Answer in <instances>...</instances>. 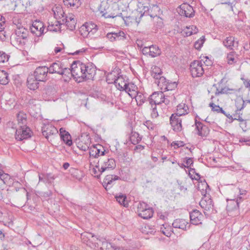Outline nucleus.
<instances>
[{
  "instance_id": "obj_1",
  "label": "nucleus",
  "mask_w": 250,
  "mask_h": 250,
  "mask_svg": "<svg viewBox=\"0 0 250 250\" xmlns=\"http://www.w3.org/2000/svg\"><path fill=\"white\" fill-rule=\"evenodd\" d=\"M83 242L91 248L95 249L99 246V242L102 244L101 249L105 250H115L116 246L111 243H108L106 239L103 237H97L90 233H85L82 234Z\"/></svg>"
},
{
  "instance_id": "obj_2",
  "label": "nucleus",
  "mask_w": 250,
  "mask_h": 250,
  "mask_svg": "<svg viewBox=\"0 0 250 250\" xmlns=\"http://www.w3.org/2000/svg\"><path fill=\"white\" fill-rule=\"evenodd\" d=\"M207 189L201 192L204 197L200 202V206L203 209L204 214L206 215H209L212 213H216V211L214 209L212 200L209 195H207Z\"/></svg>"
},
{
  "instance_id": "obj_3",
  "label": "nucleus",
  "mask_w": 250,
  "mask_h": 250,
  "mask_svg": "<svg viewBox=\"0 0 250 250\" xmlns=\"http://www.w3.org/2000/svg\"><path fill=\"white\" fill-rule=\"evenodd\" d=\"M98 165L100 167L99 171H100L101 172L113 169L116 167L115 160L109 157H104L101 158Z\"/></svg>"
},
{
  "instance_id": "obj_4",
  "label": "nucleus",
  "mask_w": 250,
  "mask_h": 250,
  "mask_svg": "<svg viewBox=\"0 0 250 250\" xmlns=\"http://www.w3.org/2000/svg\"><path fill=\"white\" fill-rule=\"evenodd\" d=\"M138 215L144 219H148L153 216L152 208L144 202L139 203L137 207Z\"/></svg>"
},
{
  "instance_id": "obj_5",
  "label": "nucleus",
  "mask_w": 250,
  "mask_h": 250,
  "mask_svg": "<svg viewBox=\"0 0 250 250\" xmlns=\"http://www.w3.org/2000/svg\"><path fill=\"white\" fill-rule=\"evenodd\" d=\"M15 138L18 141H22L31 137L32 131L27 125L16 127Z\"/></svg>"
},
{
  "instance_id": "obj_6",
  "label": "nucleus",
  "mask_w": 250,
  "mask_h": 250,
  "mask_svg": "<svg viewBox=\"0 0 250 250\" xmlns=\"http://www.w3.org/2000/svg\"><path fill=\"white\" fill-rule=\"evenodd\" d=\"M42 135L49 141H52L58 134L57 129L52 125L47 124L42 127Z\"/></svg>"
},
{
  "instance_id": "obj_7",
  "label": "nucleus",
  "mask_w": 250,
  "mask_h": 250,
  "mask_svg": "<svg viewBox=\"0 0 250 250\" xmlns=\"http://www.w3.org/2000/svg\"><path fill=\"white\" fill-rule=\"evenodd\" d=\"M29 31L21 24L17 25L15 29V40L20 44L24 43L22 40H26L29 36Z\"/></svg>"
},
{
  "instance_id": "obj_8",
  "label": "nucleus",
  "mask_w": 250,
  "mask_h": 250,
  "mask_svg": "<svg viewBox=\"0 0 250 250\" xmlns=\"http://www.w3.org/2000/svg\"><path fill=\"white\" fill-rule=\"evenodd\" d=\"M190 72L193 77H199L204 72L203 63L201 61H194L190 64Z\"/></svg>"
},
{
  "instance_id": "obj_9",
  "label": "nucleus",
  "mask_w": 250,
  "mask_h": 250,
  "mask_svg": "<svg viewBox=\"0 0 250 250\" xmlns=\"http://www.w3.org/2000/svg\"><path fill=\"white\" fill-rule=\"evenodd\" d=\"M152 97L154 98V105H156L162 103H165V104H168L170 102V98L172 97L168 96L165 94L163 92H154L152 94Z\"/></svg>"
},
{
  "instance_id": "obj_10",
  "label": "nucleus",
  "mask_w": 250,
  "mask_h": 250,
  "mask_svg": "<svg viewBox=\"0 0 250 250\" xmlns=\"http://www.w3.org/2000/svg\"><path fill=\"white\" fill-rule=\"evenodd\" d=\"M142 53L152 58L157 57L161 54V50L156 45L145 46L142 50Z\"/></svg>"
},
{
  "instance_id": "obj_11",
  "label": "nucleus",
  "mask_w": 250,
  "mask_h": 250,
  "mask_svg": "<svg viewBox=\"0 0 250 250\" xmlns=\"http://www.w3.org/2000/svg\"><path fill=\"white\" fill-rule=\"evenodd\" d=\"M30 29L32 33L35 34L38 37H40L44 33L45 28L42 22L36 20L33 22Z\"/></svg>"
},
{
  "instance_id": "obj_12",
  "label": "nucleus",
  "mask_w": 250,
  "mask_h": 250,
  "mask_svg": "<svg viewBox=\"0 0 250 250\" xmlns=\"http://www.w3.org/2000/svg\"><path fill=\"white\" fill-rule=\"evenodd\" d=\"M179 13L186 17L191 18L194 15L193 7L187 2H184L179 6Z\"/></svg>"
},
{
  "instance_id": "obj_13",
  "label": "nucleus",
  "mask_w": 250,
  "mask_h": 250,
  "mask_svg": "<svg viewBox=\"0 0 250 250\" xmlns=\"http://www.w3.org/2000/svg\"><path fill=\"white\" fill-rule=\"evenodd\" d=\"M72 69L73 77L78 82H81V77H83V73H81V62H74L71 64Z\"/></svg>"
},
{
  "instance_id": "obj_14",
  "label": "nucleus",
  "mask_w": 250,
  "mask_h": 250,
  "mask_svg": "<svg viewBox=\"0 0 250 250\" xmlns=\"http://www.w3.org/2000/svg\"><path fill=\"white\" fill-rule=\"evenodd\" d=\"M48 72L49 71L47 67L40 66L36 69L33 75L38 79V81L43 82L45 81Z\"/></svg>"
},
{
  "instance_id": "obj_15",
  "label": "nucleus",
  "mask_w": 250,
  "mask_h": 250,
  "mask_svg": "<svg viewBox=\"0 0 250 250\" xmlns=\"http://www.w3.org/2000/svg\"><path fill=\"white\" fill-rule=\"evenodd\" d=\"M181 123V117H177L176 115H171L170 117V123L174 131L177 132L181 131L182 128Z\"/></svg>"
},
{
  "instance_id": "obj_16",
  "label": "nucleus",
  "mask_w": 250,
  "mask_h": 250,
  "mask_svg": "<svg viewBox=\"0 0 250 250\" xmlns=\"http://www.w3.org/2000/svg\"><path fill=\"white\" fill-rule=\"evenodd\" d=\"M120 179V177L115 175H106L103 183V185L107 190L111 188L114 185L115 181Z\"/></svg>"
},
{
  "instance_id": "obj_17",
  "label": "nucleus",
  "mask_w": 250,
  "mask_h": 250,
  "mask_svg": "<svg viewBox=\"0 0 250 250\" xmlns=\"http://www.w3.org/2000/svg\"><path fill=\"white\" fill-rule=\"evenodd\" d=\"M160 8L157 5H153L152 6L144 7V15H149L154 19L158 17L157 15L160 11Z\"/></svg>"
},
{
  "instance_id": "obj_18",
  "label": "nucleus",
  "mask_w": 250,
  "mask_h": 250,
  "mask_svg": "<svg viewBox=\"0 0 250 250\" xmlns=\"http://www.w3.org/2000/svg\"><path fill=\"white\" fill-rule=\"evenodd\" d=\"M203 217L201 212L195 209L190 213V221L193 225H197L202 223V219Z\"/></svg>"
},
{
  "instance_id": "obj_19",
  "label": "nucleus",
  "mask_w": 250,
  "mask_h": 250,
  "mask_svg": "<svg viewBox=\"0 0 250 250\" xmlns=\"http://www.w3.org/2000/svg\"><path fill=\"white\" fill-rule=\"evenodd\" d=\"M38 79L36 78L33 74L29 75L27 79V86L32 90H35L39 87Z\"/></svg>"
},
{
  "instance_id": "obj_20",
  "label": "nucleus",
  "mask_w": 250,
  "mask_h": 250,
  "mask_svg": "<svg viewBox=\"0 0 250 250\" xmlns=\"http://www.w3.org/2000/svg\"><path fill=\"white\" fill-rule=\"evenodd\" d=\"M62 21L65 22L66 26L70 30L73 31L75 29L76 21L75 16L72 14H69L68 16H66L65 19L62 20Z\"/></svg>"
},
{
  "instance_id": "obj_21",
  "label": "nucleus",
  "mask_w": 250,
  "mask_h": 250,
  "mask_svg": "<svg viewBox=\"0 0 250 250\" xmlns=\"http://www.w3.org/2000/svg\"><path fill=\"white\" fill-rule=\"evenodd\" d=\"M196 130L197 134L201 136H206L209 133V130L206 125H204L200 122L195 121Z\"/></svg>"
},
{
  "instance_id": "obj_22",
  "label": "nucleus",
  "mask_w": 250,
  "mask_h": 250,
  "mask_svg": "<svg viewBox=\"0 0 250 250\" xmlns=\"http://www.w3.org/2000/svg\"><path fill=\"white\" fill-rule=\"evenodd\" d=\"M63 65L60 62H53L48 67L49 73H57L60 75Z\"/></svg>"
},
{
  "instance_id": "obj_23",
  "label": "nucleus",
  "mask_w": 250,
  "mask_h": 250,
  "mask_svg": "<svg viewBox=\"0 0 250 250\" xmlns=\"http://www.w3.org/2000/svg\"><path fill=\"white\" fill-rule=\"evenodd\" d=\"M125 34L123 31H120L118 32H111L108 33L106 35V37L111 42H113L115 40H121L125 39Z\"/></svg>"
},
{
  "instance_id": "obj_24",
  "label": "nucleus",
  "mask_w": 250,
  "mask_h": 250,
  "mask_svg": "<svg viewBox=\"0 0 250 250\" xmlns=\"http://www.w3.org/2000/svg\"><path fill=\"white\" fill-rule=\"evenodd\" d=\"M84 73H85V76H86V80L92 79L96 74V69L95 67L89 63L87 64H85V70H84Z\"/></svg>"
},
{
  "instance_id": "obj_25",
  "label": "nucleus",
  "mask_w": 250,
  "mask_h": 250,
  "mask_svg": "<svg viewBox=\"0 0 250 250\" xmlns=\"http://www.w3.org/2000/svg\"><path fill=\"white\" fill-rule=\"evenodd\" d=\"M128 94L131 98L134 97L138 91V87L133 83H128L125 88L124 90Z\"/></svg>"
},
{
  "instance_id": "obj_26",
  "label": "nucleus",
  "mask_w": 250,
  "mask_h": 250,
  "mask_svg": "<svg viewBox=\"0 0 250 250\" xmlns=\"http://www.w3.org/2000/svg\"><path fill=\"white\" fill-rule=\"evenodd\" d=\"M188 107L185 104H180L177 107L176 113L172 114L176 115L177 117H180L183 115H185L188 113Z\"/></svg>"
},
{
  "instance_id": "obj_27",
  "label": "nucleus",
  "mask_w": 250,
  "mask_h": 250,
  "mask_svg": "<svg viewBox=\"0 0 250 250\" xmlns=\"http://www.w3.org/2000/svg\"><path fill=\"white\" fill-rule=\"evenodd\" d=\"M242 200L241 197H237L236 200L234 199L229 200V201H228L227 207V209L229 211H230L233 209H237L239 207V204Z\"/></svg>"
},
{
  "instance_id": "obj_28",
  "label": "nucleus",
  "mask_w": 250,
  "mask_h": 250,
  "mask_svg": "<svg viewBox=\"0 0 250 250\" xmlns=\"http://www.w3.org/2000/svg\"><path fill=\"white\" fill-rule=\"evenodd\" d=\"M114 83L117 88L121 91L124 90L128 84L122 76L117 77V79L114 80Z\"/></svg>"
},
{
  "instance_id": "obj_29",
  "label": "nucleus",
  "mask_w": 250,
  "mask_h": 250,
  "mask_svg": "<svg viewBox=\"0 0 250 250\" xmlns=\"http://www.w3.org/2000/svg\"><path fill=\"white\" fill-rule=\"evenodd\" d=\"M188 224V222L185 220L177 219L174 220L172 223V226L175 228L186 230Z\"/></svg>"
},
{
  "instance_id": "obj_30",
  "label": "nucleus",
  "mask_w": 250,
  "mask_h": 250,
  "mask_svg": "<svg viewBox=\"0 0 250 250\" xmlns=\"http://www.w3.org/2000/svg\"><path fill=\"white\" fill-rule=\"evenodd\" d=\"M18 125L20 126L26 125V115L22 112H19L17 116Z\"/></svg>"
},
{
  "instance_id": "obj_31",
  "label": "nucleus",
  "mask_w": 250,
  "mask_h": 250,
  "mask_svg": "<svg viewBox=\"0 0 250 250\" xmlns=\"http://www.w3.org/2000/svg\"><path fill=\"white\" fill-rule=\"evenodd\" d=\"M169 81H167L164 77H160L158 79L155 80V83L157 84L158 86L164 91L167 88L166 86Z\"/></svg>"
},
{
  "instance_id": "obj_32",
  "label": "nucleus",
  "mask_w": 250,
  "mask_h": 250,
  "mask_svg": "<svg viewBox=\"0 0 250 250\" xmlns=\"http://www.w3.org/2000/svg\"><path fill=\"white\" fill-rule=\"evenodd\" d=\"M39 182L50 183L51 181L54 179V177L50 174L42 173L39 174Z\"/></svg>"
},
{
  "instance_id": "obj_33",
  "label": "nucleus",
  "mask_w": 250,
  "mask_h": 250,
  "mask_svg": "<svg viewBox=\"0 0 250 250\" xmlns=\"http://www.w3.org/2000/svg\"><path fill=\"white\" fill-rule=\"evenodd\" d=\"M86 26L87 31H89L90 36L94 35L98 30V27L96 24L93 22H87L84 24Z\"/></svg>"
},
{
  "instance_id": "obj_34",
  "label": "nucleus",
  "mask_w": 250,
  "mask_h": 250,
  "mask_svg": "<svg viewBox=\"0 0 250 250\" xmlns=\"http://www.w3.org/2000/svg\"><path fill=\"white\" fill-rule=\"evenodd\" d=\"M198 32V29L195 25L187 26L184 30V33L187 36H190L193 34H196Z\"/></svg>"
},
{
  "instance_id": "obj_35",
  "label": "nucleus",
  "mask_w": 250,
  "mask_h": 250,
  "mask_svg": "<svg viewBox=\"0 0 250 250\" xmlns=\"http://www.w3.org/2000/svg\"><path fill=\"white\" fill-rule=\"evenodd\" d=\"M234 38L231 36L226 38L223 41L224 46L229 49H232V47L234 46Z\"/></svg>"
},
{
  "instance_id": "obj_36",
  "label": "nucleus",
  "mask_w": 250,
  "mask_h": 250,
  "mask_svg": "<svg viewBox=\"0 0 250 250\" xmlns=\"http://www.w3.org/2000/svg\"><path fill=\"white\" fill-rule=\"evenodd\" d=\"M236 91L237 90L235 89H230L228 87H225L224 88H222L220 90L217 88L215 92V95H218L221 94H232L235 93Z\"/></svg>"
},
{
  "instance_id": "obj_37",
  "label": "nucleus",
  "mask_w": 250,
  "mask_h": 250,
  "mask_svg": "<svg viewBox=\"0 0 250 250\" xmlns=\"http://www.w3.org/2000/svg\"><path fill=\"white\" fill-rule=\"evenodd\" d=\"M9 81L8 73L4 70L0 71V83L5 85L7 84Z\"/></svg>"
},
{
  "instance_id": "obj_38",
  "label": "nucleus",
  "mask_w": 250,
  "mask_h": 250,
  "mask_svg": "<svg viewBox=\"0 0 250 250\" xmlns=\"http://www.w3.org/2000/svg\"><path fill=\"white\" fill-rule=\"evenodd\" d=\"M65 5L67 7L78 8L81 4L80 0H63Z\"/></svg>"
},
{
  "instance_id": "obj_39",
  "label": "nucleus",
  "mask_w": 250,
  "mask_h": 250,
  "mask_svg": "<svg viewBox=\"0 0 250 250\" xmlns=\"http://www.w3.org/2000/svg\"><path fill=\"white\" fill-rule=\"evenodd\" d=\"M130 140L133 145L138 144L141 140L139 133L136 132H132L130 136Z\"/></svg>"
},
{
  "instance_id": "obj_40",
  "label": "nucleus",
  "mask_w": 250,
  "mask_h": 250,
  "mask_svg": "<svg viewBox=\"0 0 250 250\" xmlns=\"http://www.w3.org/2000/svg\"><path fill=\"white\" fill-rule=\"evenodd\" d=\"M132 98L135 99L137 105L139 106L142 105L146 100L144 94L140 92H138L136 93V95Z\"/></svg>"
},
{
  "instance_id": "obj_41",
  "label": "nucleus",
  "mask_w": 250,
  "mask_h": 250,
  "mask_svg": "<svg viewBox=\"0 0 250 250\" xmlns=\"http://www.w3.org/2000/svg\"><path fill=\"white\" fill-rule=\"evenodd\" d=\"M117 201L121 205H123L125 207H127L128 203L126 200V197L125 195L121 194L116 196Z\"/></svg>"
},
{
  "instance_id": "obj_42",
  "label": "nucleus",
  "mask_w": 250,
  "mask_h": 250,
  "mask_svg": "<svg viewBox=\"0 0 250 250\" xmlns=\"http://www.w3.org/2000/svg\"><path fill=\"white\" fill-rule=\"evenodd\" d=\"M60 75L65 76L67 79H70L73 77L72 67L71 66V69H70L63 66Z\"/></svg>"
},
{
  "instance_id": "obj_43",
  "label": "nucleus",
  "mask_w": 250,
  "mask_h": 250,
  "mask_svg": "<svg viewBox=\"0 0 250 250\" xmlns=\"http://www.w3.org/2000/svg\"><path fill=\"white\" fill-rule=\"evenodd\" d=\"M161 74L162 71L159 67L154 66L152 68L151 75L155 80L162 77Z\"/></svg>"
},
{
  "instance_id": "obj_44",
  "label": "nucleus",
  "mask_w": 250,
  "mask_h": 250,
  "mask_svg": "<svg viewBox=\"0 0 250 250\" xmlns=\"http://www.w3.org/2000/svg\"><path fill=\"white\" fill-rule=\"evenodd\" d=\"M237 55L234 51H231L228 54L227 60L228 63L229 64H232L236 62Z\"/></svg>"
},
{
  "instance_id": "obj_45",
  "label": "nucleus",
  "mask_w": 250,
  "mask_h": 250,
  "mask_svg": "<svg viewBox=\"0 0 250 250\" xmlns=\"http://www.w3.org/2000/svg\"><path fill=\"white\" fill-rule=\"evenodd\" d=\"M90 144L89 138L86 137V140L85 142L83 143V141L80 142L78 144V147L83 151H86L89 148V145Z\"/></svg>"
},
{
  "instance_id": "obj_46",
  "label": "nucleus",
  "mask_w": 250,
  "mask_h": 250,
  "mask_svg": "<svg viewBox=\"0 0 250 250\" xmlns=\"http://www.w3.org/2000/svg\"><path fill=\"white\" fill-rule=\"evenodd\" d=\"M0 179L5 184L9 185L10 184V176L8 174L4 173L3 170L1 169H0Z\"/></svg>"
},
{
  "instance_id": "obj_47",
  "label": "nucleus",
  "mask_w": 250,
  "mask_h": 250,
  "mask_svg": "<svg viewBox=\"0 0 250 250\" xmlns=\"http://www.w3.org/2000/svg\"><path fill=\"white\" fill-rule=\"evenodd\" d=\"M154 20V28L156 30L162 29L164 26V23L162 19L159 16L156 17Z\"/></svg>"
},
{
  "instance_id": "obj_48",
  "label": "nucleus",
  "mask_w": 250,
  "mask_h": 250,
  "mask_svg": "<svg viewBox=\"0 0 250 250\" xmlns=\"http://www.w3.org/2000/svg\"><path fill=\"white\" fill-rule=\"evenodd\" d=\"M55 24H49L46 29V30L57 32L60 29L61 23L58 21H55Z\"/></svg>"
},
{
  "instance_id": "obj_49",
  "label": "nucleus",
  "mask_w": 250,
  "mask_h": 250,
  "mask_svg": "<svg viewBox=\"0 0 250 250\" xmlns=\"http://www.w3.org/2000/svg\"><path fill=\"white\" fill-rule=\"evenodd\" d=\"M61 138L63 142L68 146H71L72 144V141L71 140V137L68 132H67L64 135H62Z\"/></svg>"
},
{
  "instance_id": "obj_50",
  "label": "nucleus",
  "mask_w": 250,
  "mask_h": 250,
  "mask_svg": "<svg viewBox=\"0 0 250 250\" xmlns=\"http://www.w3.org/2000/svg\"><path fill=\"white\" fill-rule=\"evenodd\" d=\"M188 175L192 179L198 180L200 179V175L198 173L195 172L194 168L189 167Z\"/></svg>"
},
{
  "instance_id": "obj_51",
  "label": "nucleus",
  "mask_w": 250,
  "mask_h": 250,
  "mask_svg": "<svg viewBox=\"0 0 250 250\" xmlns=\"http://www.w3.org/2000/svg\"><path fill=\"white\" fill-rule=\"evenodd\" d=\"M79 33L82 36L83 38L87 37L88 36L90 37L89 32L87 31V29H86V26H85L84 24L79 29Z\"/></svg>"
},
{
  "instance_id": "obj_52",
  "label": "nucleus",
  "mask_w": 250,
  "mask_h": 250,
  "mask_svg": "<svg viewBox=\"0 0 250 250\" xmlns=\"http://www.w3.org/2000/svg\"><path fill=\"white\" fill-rule=\"evenodd\" d=\"M209 106L211 107L212 110L216 111L217 113H222L225 114V111L223 109L222 107H220L219 105H217L211 103L209 104Z\"/></svg>"
},
{
  "instance_id": "obj_53",
  "label": "nucleus",
  "mask_w": 250,
  "mask_h": 250,
  "mask_svg": "<svg viewBox=\"0 0 250 250\" xmlns=\"http://www.w3.org/2000/svg\"><path fill=\"white\" fill-rule=\"evenodd\" d=\"M177 84L176 82L171 83L168 81L167 84L166 86L167 87H166L167 88L165 89L164 92L174 90L177 87Z\"/></svg>"
},
{
  "instance_id": "obj_54",
  "label": "nucleus",
  "mask_w": 250,
  "mask_h": 250,
  "mask_svg": "<svg viewBox=\"0 0 250 250\" xmlns=\"http://www.w3.org/2000/svg\"><path fill=\"white\" fill-rule=\"evenodd\" d=\"M97 146H93L89 148V153L90 157L97 158Z\"/></svg>"
},
{
  "instance_id": "obj_55",
  "label": "nucleus",
  "mask_w": 250,
  "mask_h": 250,
  "mask_svg": "<svg viewBox=\"0 0 250 250\" xmlns=\"http://www.w3.org/2000/svg\"><path fill=\"white\" fill-rule=\"evenodd\" d=\"M96 146H97V157L100 156L104 155L105 151L103 147L100 145H97Z\"/></svg>"
},
{
  "instance_id": "obj_56",
  "label": "nucleus",
  "mask_w": 250,
  "mask_h": 250,
  "mask_svg": "<svg viewBox=\"0 0 250 250\" xmlns=\"http://www.w3.org/2000/svg\"><path fill=\"white\" fill-rule=\"evenodd\" d=\"M163 227L161 228V231L166 236L168 237L171 235V228H167L165 227V225H163Z\"/></svg>"
},
{
  "instance_id": "obj_57",
  "label": "nucleus",
  "mask_w": 250,
  "mask_h": 250,
  "mask_svg": "<svg viewBox=\"0 0 250 250\" xmlns=\"http://www.w3.org/2000/svg\"><path fill=\"white\" fill-rule=\"evenodd\" d=\"M100 169V167L98 166H96L95 167H93L92 169V174H94L95 177H97L99 178L102 174L103 172H101L100 171H99V169Z\"/></svg>"
},
{
  "instance_id": "obj_58",
  "label": "nucleus",
  "mask_w": 250,
  "mask_h": 250,
  "mask_svg": "<svg viewBox=\"0 0 250 250\" xmlns=\"http://www.w3.org/2000/svg\"><path fill=\"white\" fill-rule=\"evenodd\" d=\"M117 79L114 73H111L109 74H108V75L106 76V82L108 83H114V80Z\"/></svg>"
},
{
  "instance_id": "obj_59",
  "label": "nucleus",
  "mask_w": 250,
  "mask_h": 250,
  "mask_svg": "<svg viewBox=\"0 0 250 250\" xmlns=\"http://www.w3.org/2000/svg\"><path fill=\"white\" fill-rule=\"evenodd\" d=\"M8 59V55L3 52H0V63H4L7 62Z\"/></svg>"
},
{
  "instance_id": "obj_60",
  "label": "nucleus",
  "mask_w": 250,
  "mask_h": 250,
  "mask_svg": "<svg viewBox=\"0 0 250 250\" xmlns=\"http://www.w3.org/2000/svg\"><path fill=\"white\" fill-rule=\"evenodd\" d=\"M204 39L203 37V39L201 38L200 39L194 43V47L196 49L199 50L202 46L204 42Z\"/></svg>"
},
{
  "instance_id": "obj_61",
  "label": "nucleus",
  "mask_w": 250,
  "mask_h": 250,
  "mask_svg": "<svg viewBox=\"0 0 250 250\" xmlns=\"http://www.w3.org/2000/svg\"><path fill=\"white\" fill-rule=\"evenodd\" d=\"M5 27V20L4 17L0 15V32H3Z\"/></svg>"
},
{
  "instance_id": "obj_62",
  "label": "nucleus",
  "mask_w": 250,
  "mask_h": 250,
  "mask_svg": "<svg viewBox=\"0 0 250 250\" xmlns=\"http://www.w3.org/2000/svg\"><path fill=\"white\" fill-rule=\"evenodd\" d=\"M81 66H82V68H81V70H80V71H81V73H83V77H81V81H82L84 80H86V76H85V73H84V70H85V64L81 62Z\"/></svg>"
},
{
  "instance_id": "obj_63",
  "label": "nucleus",
  "mask_w": 250,
  "mask_h": 250,
  "mask_svg": "<svg viewBox=\"0 0 250 250\" xmlns=\"http://www.w3.org/2000/svg\"><path fill=\"white\" fill-rule=\"evenodd\" d=\"M201 61H203L204 63L207 66H211L212 64L211 60L209 59L207 56L204 57V59H202Z\"/></svg>"
},
{
  "instance_id": "obj_64",
  "label": "nucleus",
  "mask_w": 250,
  "mask_h": 250,
  "mask_svg": "<svg viewBox=\"0 0 250 250\" xmlns=\"http://www.w3.org/2000/svg\"><path fill=\"white\" fill-rule=\"evenodd\" d=\"M185 159L184 162L186 163L187 167L189 168L193 163V160L191 158H186Z\"/></svg>"
}]
</instances>
